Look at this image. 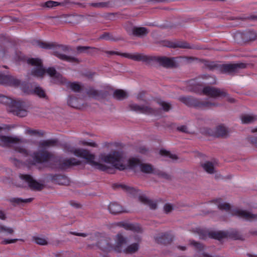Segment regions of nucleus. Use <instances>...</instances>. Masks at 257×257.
<instances>
[{
	"label": "nucleus",
	"instance_id": "nucleus-8",
	"mask_svg": "<svg viewBox=\"0 0 257 257\" xmlns=\"http://www.w3.org/2000/svg\"><path fill=\"white\" fill-rule=\"evenodd\" d=\"M129 107L132 110L147 114L157 115L160 111L159 110H154L149 106H140L134 103H130Z\"/></svg>",
	"mask_w": 257,
	"mask_h": 257
},
{
	"label": "nucleus",
	"instance_id": "nucleus-19",
	"mask_svg": "<svg viewBox=\"0 0 257 257\" xmlns=\"http://www.w3.org/2000/svg\"><path fill=\"white\" fill-rule=\"evenodd\" d=\"M125 229L132 230L135 231H140L141 230L140 226L138 224H132L127 222H121L120 223Z\"/></svg>",
	"mask_w": 257,
	"mask_h": 257
},
{
	"label": "nucleus",
	"instance_id": "nucleus-57",
	"mask_svg": "<svg viewBox=\"0 0 257 257\" xmlns=\"http://www.w3.org/2000/svg\"><path fill=\"white\" fill-rule=\"evenodd\" d=\"M103 39H107L106 38H105V36H104V37H103Z\"/></svg>",
	"mask_w": 257,
	"mask_h": 257
},
{
	"label": "nucleus",
	"instance_id": "nucleus-31",
	"mask_svg": "<svg viewBox=\"0 0 257 257\" xmlns=\"http://www.w3.org/2000/svg\"><path fill=\"white\" fill-rule=\"evenodd\" d=\"M160 153L161 155L168 157L172 160H176L178 158L176 154H172L165 150H160Z\"/></svg>",
	"mask_w": 257,
	"mask_h": 257
},
{
	"label": "nucleus",
	"instance_id": "nucleus-45",
	"mask_svg": "<svg viewBox=\"0 0 257 257\" xmlns=\"http://www.w3.org/2000/svg\"><path fill=\"white\" fill-rule=\"evenodd\" d=\"M173 209V206L170 204H166L164 206V210L166 213H168L172 211Z\"/></svg>",
	"mask_w": 257,
	"mask_h": 257
},
{
	"label": "nucleus",
	"instance_id": "nucleus-41",
	"mask_svg": "<svg viewBox=\"0 0 257 257\" xmlns=\"http://www.w3.org/2000/svg\"><path fill=\"white\" fill-rule=\"evenodd\" d=\"M59 5L57 2L54 1H48L45 3V6L47 8H52L55 7Z\"/></svg>",
	"mask_w": 257,
	"mask_h": 257
},
{
	"label": "nucleus",
	"instance_id": "nucleus-26",
	"mask_svg": "<svg viewBox=\"0 0 257 257\" xmlns=\"http://www.w3.org/2000/svg\"><path fill=\"white\" fill-rule=\"evenodd\" d=\"M79 161H77L76 159L73 158L64 161V162L62 164V167L66 168L71 166L79 165Z\"/></svg>",
	"mask_w": 257,
	"mask_h": 257
},
{
	"label": "nucleus",
	"instance_id": "nucleus-52",
	"mask_svg": "<svg viewBox=\"0 0 257 257\" xmlns=\"http://www.w3.org/2000/svg\"><path fill=\"white\" fill-rule=\"evenodd\" d=\"M179 248L180 249H182V250H184L185 247L184 246H179Z\"/></svg>",
	"mask_w": 257,
	"mask_h": 257
},
{
	"label": "nucleus",
	"instance_id": "nucleus-43",
	"mask_svg": "<svg viewBox=\"0 0 257 257\" xmlns=\"http://www.w3.org/2000/svg\"><path fill=\"white\" fill-rule=\"evenodd\" d=\"M91 5L96 8H104L107 6V4L105 3H92Z\"/></svg>",
	"mask_w": 257,
	"mask_h": 257
},
{
	"label": "nucleus",
	"instance_id": "nucleus-44",
	"mask_svg": "<svg viewBox=\"0 0 257 257\" xmlns=\"http://www.w3.org/2000/svg\"><path fill=\"white\" fill-rule=\"evenodd\" d=\"M39 46L40 47L45 49H50L52 47V45L51 44L45 42L39 43Z\"/></svg>",
	"mask_w": 257,
	"mask_h": 257
},
{
	"label": "nucleus",
	"instance_id": "nucleus-12",
	"mask_svg": "<svg viewBox=\"0 0 257 257\" xmlns=\"http://www.w3.org/2000/svg\"><path fill=\"white\" fill-rule=\"evenodd\" d=\"M34 161L33 164L43 163L49 161L51 156L50 154L46 151H43L40 154L37 153L34 154Z\"/></svg>",
	"mask_w": 257,
	"mask_h": 257
},
{
	"label": "nucleus",
	"instance_id": "nucleus-1",
	"mask_svg": "<svg viewBox=\"0 0 257 257\" xmlns=\"http://www.w3.org/2000/svg\"><path fill=\"white\" fill-rule=\"evenodd\" d=\"M120 144L118 143H109L105 144V148L111 152V153H101L99 161L95 160V156L86 150L68 146L66 148L68 152L83 159L85 163L92 167L102 171H107L111 167L119 170L132 169L135 172L142 171L146 173L154 172L153 166L148 164L143 163L136 158L127 159L123 154L116 151Z\"/></svg>",
	"mask_w": 257,
	"mask_h": 257
},
{
	"label": "nucleus",
	"instance_id": "nucleus-14",
	"mask_svg": "<svg viewBox=\"0 0 257 257\" xmlns=\"http://www.w3.org/2000/svg\"><path fill=\"white\" fill-rule=\"evenodd\" d=\"M82 99L75 96H70L68 100V103L70 106L77 108H81L82 107Z\"/></svg>",
	"mask_w": 257,
	"mask_h": 257
},
{
	"label": "nucleus",
	"instance_id": "nucleus-32",
	"mask_svg": "<svg viewBox=\"0 0 257 257\" xmlns=\"http://www.w3.org/2000/svg\"><path fill=\"white\" fill-rule=\"evenodd\" d=\"M55 142L53 140H46L40 142V148L45 149L47 147L52 146L54 145Z\"/></svg>",
	"mask_w": 257,
	"mask_h": 257
},
{
	"label": "nucleus",
	"instance_id": "nucleus-10",
	"mask_svg": "<svg viewBox=\"0 0 257 257\" xmlns=\"http://www.w3.org/2000/svg\"><path fill=\"white\" fill-rule=\"evenodd\" d=\"M231 213L233 215L246 220H252L257 219L256 214H252L249 211L240 209H233L231 211Z\"/></svg>",
	"mask_w": 257,
	"mask_h": 257
},
{
	"label": "nucleus",
	"instance_id": "nucleus-16",
	"mask_svg": "<svg viewBox=\"0 0 257 257\" xmlns=\"http://www.w3.org/2000/svg\"><path fill=\"white\" fill-rule=\"evenodd\" d=\"M245 65L243 63L230 64L225 65V69L229 72H237L239 69L243 68Z\"/></svg>",
	"mask_w": 257,
	"mask_h": 257
},
{
	"label": "nucleus",
	"instance_id": "nucleus-48",
	"mask_svg": "<svg viewBox=\"0 0 257 257\" xmlns=\"http://www.w3.org/2000/svg\"><path fill=\"white\" fill-rule=\"evenodd\" d=\"M176 46H178V47H182V48H188V46L186 44H179L177 45H171L169 46V47H175Z\"/></svg>",
	"mask_w": 257,
	"mask_h": 257
},
{
	"label": "nucleus",
	"instance_id": "nucleus-18",
	"mask_svg": "<svg viewBox=\"0 0 257 257\" xmlns=\"http://www.w3.org/2000/svg\"><path fill=\"white\" fill-rule=\"evenodd\" d=\"M16 142V140L14 138L3 136L0 137V145L1 146H10Z\"/></svg>",
	"mask_w": 257,
	"mask_h": 257
},
{
	"label": "nucleus",
	"instance_id": "nucleus-38",
	"mask_svg": "<svg viewBox=\"0 0 257 257\" xmlns=\"http://www.w3.org/2000/svg\"><path fill=\"white\" fill-rule=\"evenodd\" d=\"M88 95L89 97L97 98L98 96V92L93 89H90L87 92Z\"/></svg>",
	"mask_w": 257,
	"mask_h": 257
},
{
	"label": "nucleus",
	"instance_id": "nucleus-33",
	"mask_svg": "<svg viewBox=\"0 0 257 257\" xmlns=\"http://www.w3.org/2000/svg\"><path fill=\"white\" fill-rule=\"evenodd\" d=\"M160 63L165 67H171L173 65V61L168 58L160 59Z\"/></svg>",
	"mask_w": 257,
	"mask_h": 257
},
{
	"label": "nucleus",
	"instance_id": "nucleus-23",
	"mask_svg": "<svg viewBox=\"0 0 257 257\" xmlns=\"http://www.w3.org/2000/svg\"><path fill=\"white\" fill-rule=\"evenodd\" d=\"M122 55L125 57L133 59L137 61H145L146 57L142 56L139 54H123Z\"/></svg>",
	"mask_w": 257,
	"mask_h": 257
},
{
	"label": "nucleus",
	"instance_id": "nucleus-34",
	"mask_svg": "<svg viewBox=\"0 0 257 257\" xmlns=\"http://www.w3.org/2000/svg\"><path fill=\"white\" fill-rule=\"evenodd\" d=\"M226 235L225 233L221 231H215L211 233L210 236L211 237L216 238L217 239H221L225 237Z\"/></svg>",
	"mask_w": 257,
	"mask_h": 257
},
{
	"label": "nucleus",
	"instance_id": "nucleus-55",
	"mask_svg": "<svg viewBox=\"0 0 257 257\" xmlns=\"http://www.w3.org/2000/svg\"><path fill=\"white\" fill-rule=\"evenodd\" d=\"M140 98H141V96H140V95H138V96H137V98L139 99H140Z\"/></svg>",
	"mask_w": 257,
	"mask_h": 257
},
{
	"label": "nucleus",
	"instance_id": "nucleus-17",
	"mask_svg": "<svg viewBox=\"0 0 257 257\" xmlns=\"http://www.w3.org/2000/svg\"><path fill=\"white\" fill-rule=\"evenodd\" d=\"M198 107L202 108H211L215 106H217L218 104L214 101L210 100H206L204 101L199 102L196 104Z\"/></svg>",
	"mask_w": 257,
	"mask_h": 257
},
{
	"label": "nucleus",
	"instance_id": "nucleus-3",
	"mask_svg": "<svg viewBox=\"0 0 257 257\" xmlns=\"http://www.w3.org/2000/svg\"><path fill=\"white\" fill-rule=\"evenodd\" d=\"M0 102L8 105L10 110L18 116L24 117L27 114V105L23 101L3 95L0 97Z\"/></svg>",
	"mask_w": 257,
	"mask_h": 257
},
{
	"label": "nucleus",
	"instance_id": "nucleus-27",
	"mask_svg": "<svg viewBox=\"0 0 257 257\" xmlns=\"http://www.w3.org/2000/svg\"><path fill=\"white\" fill-rule=\"evenodd\" d=\"M33 240L39 245H46L48 243V240L41 235H37L33 237Z\"/></svg>",
	"mask_w": 257,
	"mask_h": 257
},
{
	"label": "nucleus",
	"instance_id": "nucleus-6",
	"mask_svg": "<svg viewBox=\"0 0 257 257\" xmlns=\"http://www.w3.org/2000/svg\"><path fill=\"white\" fill-rule=\"evenodd\" d=\"M69 48L68 47L66 46H59L56 48L55 51L54 52V54L58 58L68 61L72 63H77L79 62V60L75 58L70 56H67L65 54H63L62 52L66 53L69 51Z\"/></svg>",
	"mask_w": 257,
	"mask_h": 257
},
{
	"label": "nucleus",
	"instance_id": "nucleus-20",
	"mask_svg": "<svg viewBox=\"0 0 257 257\" xmlns=\"http://www.w3.org/2000/svg\"><path fill=\"white\" fill-rule=\"evenodd\" d=\"M214 202L220 209L225 211H229L230 210V205L223 201L221 199H217L214 200Z\"/></svg>",
	"mask_w": 257,
	"mask_h": 257
},
{
	"label": "nucleus",
	"instance_id": "nucleus-29",
	"mask_svg": "<svg viewBox=\"0 0 257 257\" xmlns=\"http://www.w3.org/2000/svg\"><path fill=\"white\" fill-rule=\"evenodd\" d=\"M68 87L75 92H80L82 89L83 86L78 82H69Z\"/></svg>",
	"mask_w": 257,
	"mask_h": 257
},
{
	"label": "nucleus",
	"instance_id": "nucleus-11",
	"mask_svg": "<svg viewBox=\"0 0 257 257\" xmlns=\"http://www.w3.org/2000/svg\"><path fill=\"white\" fill-rule=\"evenodd\" d=\"M0 83L13 86H18L20 84V81L11 75L1 74Z\"/></svg>",
	"mask_w": 257,
	"mask_h": 257
},
{
	"label": "nucleus",
	"instance_id": "nucleus-40",
	"mask_svg": "<svg viewBox=\"0 0 257 257\" xmlns=\"http://www.w3.org/2000/svg\"><path fill=\"white\" fill-rule=\"evenodd\" d=\"M124 189L128 193L132 194L133 195H135L138 194V191L132 187L125 186Z\"/></svg>",
	"mask_w": 257,
	"mask_h": 257
},
{
	"label": "nucleus",
	"instance_id": "nucleus-9",
	"mask_svg": "<svg viewBox=\"0 0 257 257\" xmlns=\"http://www.w3.org/2000/svg\"><path fill=\"white\" fill-rule=\"evenodd\" d=\"M22 90L27 94L34 93L37 96L41 98H44L46 97V94L44 90L41 87L37 86L34 89L32 88L31 85L30 84H22L19 85Z\"/></svg>",
	"mask_w": 257,
	"mask_h": 257
},
{
	"label": "nucleus",
	"instance_id": "nucleus-35",
	"mask_svg": "<svg viewBox=\"0 0 257 257\" xmlns=\"http://www.w3.org/2000/svg\"><path fill=\"white\" fill-rule=\"evenodd\" d=\"M180 100L187 105L193 104V100L189 97H180Z\"/></svg>",
	"mask_w": 257,
	"mask_h": 257
},
{
	"label": "nucleus",
	"instance_id": "nucleus-49",
	"mask_svg": "<svg viewBox=\"0 0 257 257\" xmlns=\"http://www.w3.org/2000/svg\"><path fill=\"white\" fill-rule=\"evenodd\" d=\"M86 49H87V48L85 47H78L77 48V51L79 52H83L84 50H85Z\"/></svg>",
	"mask_w": 257,
	"mask_h": 257
},
{
	"label": "nucleus",
	"instance_id": "nucleus-37",
	"mask_svg": "<svg viewBox=\"0 0 257 257\" xmlns=\"http://www.w3.org/2000/svg\"><path fill=\"white\" fill-rule=\"evenodd\" d=\"M79 145H82L84 146H88L90 147H96V144L95 143L91 141H87L86 140H81L79 143Z\"/></svg>",
	"mask_w": 257,
	"mask_h": 257
},
{
	"label": "nucleus",
	"instance_id": "nucleus-28",
	"mask_svg": "<svg viewBox=\"0 0 257 257\" xmlns=\"http://www.w3.org/2000/svg\"><path fill=\"white\" fill-rule=\"evenodd\" d=\"M227 133V128L225 126L220 125L216 127L215 135L218 137H223L226 135Z\"/></svg>",
	"mask_w": 257,
	"mask_h": 257
},
{
	"label": "nucleus",
	"instance_id": "nucleus-30",
	"mask_svg": "<svg viewBox=\"0 0 257 257\" xmlns=\"http://www.w3.org/2000/svg\"><path fill=\"white\" fill-rule=\"evenodd\" d=\"M114 96L118 99H122L127 96V93L122 90H117L114 92Z\"/></svg>",
	"mask_w": 257,
	"mask_h": 257
},
{
	"label": "nucleus",
	"instance_id": "nucleus-58",
	"mask_svg": "<svg viewBox=\"0 0 257 257\" xmlns=\"http://www.w3.org/2000/svg\"><path fill=\"white\" fill-rule=\"evenodd\" d=\"M1 129V128H0V130Z\"/></svg>",
	"mask_w": 257,
	"mask_h": 257
},
{
	"label": "nucleus",
	"instance_id": "nucleus-21",
	"mask_svg": "<svg viewBox=\"0 0 257 257\" xmlns=\"http://www.w3.org/2000/svg\"><path fill=\"white\" fill-rule=\"evenodd\" d=\"M241 120L243 123H249L257 120V116L252 114H246L241 116Z\"/></svg>",
	"mask_w": 257,
	"mask_h": 257
},
{
	"label": "nucleus",
	"instance_id": "nucleus-2",
	"mask_svg": "<svg viewBox=\"0 0 257 257\" xmlns=\"http://www.w3.org/2000/svg\"><path fill=\"white\" fill-rule=\"evenodd\" d=\"M28 63L32 67V75L36 77H43L47 73L52 78V81L55 83L62 84L66 82L64 78L57 73L53 68L45 69L42 66V61L38 58H31L27 60Z\"/></svg>",
	"mask_w": 257,
	"mask_h": 257
},
{
	"label": "nucleus",
	"instance_id": "nucleus-56",
	"mask_svg": "<svg viewBox=\"0 0 257 257\" xmlns=\"http://www.w3.org/2000/svg\"><path fill=\"white\" fill-rule=\"evenodd\" d=\"M253 131H257V127L256 128H255Z\"/></svg>",
	"mask_w": 257,
	"mask_h": 257
},
{
	"label": "nucleus",
	"instance_id": "nucleus-13",
	"mask_svg": "<svg viewBox=\"0 0 257 257\" xmlns=\"http://www.w3.org/2000/svg\"><path fill=\"white\" fill-rule=\"evenodd\" d=\"M128 33L137 36H142L146 35L148 31L144 27H133L127 30Z\"/></svg>",
	"mask_w": 257,
	"mask_h": 257
},
{
	"label": "nucleus",
	"instance_id": "nucleus-51",
	"mask_svg": "<svg viewBox=\"0 0 257 257\" xmlns=\"http://www.w3.org/2000/svg\"><path fill=\"white\" fill-rule=\"evenodd\" d=\"M140 200L143 202H144V203H146L148 201V199L146 198H143V197H140Z\"/></svg>",
	"mask_w": 257,
	"mask_h": 257
},
{
	"label": "nucleus",
	"instance_id": "nucleus-46",
	"mask_svg": "<svg viewBox=\"0 0 257 257\" xmlns=\"http://www.w3.org/2000/svg\"><path fill=\"white\" fill-rule=\"evenodd\" d=\"M177 129L182 132L189 133V131L186 125H181L177 127Z\"/></svg>",
	"mask_w": 257,
	"mask_h": 257
},
{
	"label": "nucleus",
	"instance_id": "nucleus-54",
	"mask_svg": "<svg viewBox=\"0 0 257 257\" xmlns=\"http://www.w3.org/2000/svg\"><path fill=\"white\" fill-rule=\"evenodd\" d=\"M31 133L35 134V133H36V131H32Z\"/></svg>",
	"mask_w": 257,
	"mask_h": 257
},
{
	"label": "nucleus",
	"instance_id": "nucleus-15",
	"mask_svg": "<svg viewBox=\"0 0 257 257\" xmlns=\"http://www.w3.org/2000/svg\"><path fill=\"white\" fill-rule=\"evenodd\" d=\"M108 209L112 214H117L127 212V211L122 208L119 204L115 202L111 203L109 205Z\"/></svg>",
	"mask_w": 257,
	"mask_h": 257
},
{
	"label": "nucleus",
	"instance_id": "nucleus-4",
	"mask_svg": "<svg viewBox=\"0 0 257 257\" xmlns=\"http://www.w3.org/2000/svg\"><path fill=\"white\" fill-rule=\"evenodd\" d=\"M126 240L122 235L118 234L116 237L114 250L117 252L123 251L126 253H132L136 252L139 248L137 243H135L126 247Z\"/></svg>",
	"mask_w": 257,
	"mask_h": 257
},
{
	"label": "nucleus",
	"instance_id": "nucleus-22",
	"mask_svg": "<svg viewBox=\"0 0 257 257\" xmlns=\"http://www.w3.org/2000/svg\"><path fill=\"white\" fill-rule=\"evenodd\" d=\"M32 200V198L23 199L20 198H13L10 199V202L12 203L14 205H17L30 202Z\"/></svg>",
	"mask_w": 257,
	"mask_h": 257
},
{
	"label": "nucleus",
	"instance_id": "nucleus-50",
	"mask_svg": "<svg viewBox=\"0 0 257 257\" xmlns=\"http://www.w3.org/2000/svg\"><path fill=\"white\" fill-rule=\"evenodd\" d=\"M6 215L4 212L0 210V219L4 220L6 219Z\"/></svg>",
	"mask_w": 257,
	"mask_h": 257
},
{
	"label": "nucleus",
	"instance_id": "nucleus-39",
	"mask_svg": "<svg viewBox=\"0 0 257 257\" xmlns=\"http://www.w3.org/2000/svg\"><path fill=\"white\" fill-rule=\"evenodd\" d=\"M246 38L250 41L254 40L256 38V34L254 31L249 32L246 34Z\"/></svg>",
	"mask_w": 257,
	"mask_h": 257
},
{
	"label": "nucleus",
	"instance_id": "nucleus-47",
	"mask_svg": "<svg viewBox=\"0 0 257 257\" xmlns=\"http://www.w3.org/2000/svg\"><path fill=\"white\" fill-rule=\"evenodd\" d=\"M191 244L194 245L196 248L201 249L202 247V245L199 243L192 241L191 242Z\"/></svg>",
	"mask_w": 257,
	"mask_h": 257
},
{
	"label": "nucleus",
	"instance_id": "nucleus-36",
	"mask_svg": "<svg viewBox=\"0 0 257 257\" xmlns=\"http://www.w3.org/2000/svg\"><path fill=\"white\" fill-rule=\"evenodd\" d=\"M18 240H23L22 239H9V238H4L2 241V244H8L11 243H15Z\"/></svg>",
	"mask_w": 257,
	"mask_h": 257
},
{
	"label": "nucleus",
	"instance_id": "nucleus-42",
	"mask_svg": "<svg viewBox=\"0 0 257 257\" xmlns=\"http://www.w3.org/2000/svg\"><path fill=\"white\" fill-rule=\"evenodd\" d=\"M159 104L165 111H168L171 107V105L169 103L164 101H160Z\"/></svg>",
	"mask_w": 257,
	"mask_h": 257
},
{
	"label": "nucleus",
	"instance_id": "nucleus-5",
	"mask_svg": "<svg viewBox=\"0 0 257 257\" xmlns=\"http://www.w3.org/2000/svg\"><path fill=\"white\" fill-rule=\"evenodd\" d=\"M203 93L214 98H221L226 97L228 101L234 102V99L228 96L224 91L216 88L210 86L206 87L203 89Z\"/></svg>",
	"mask_w": 257,
	"mask_h": 257
},
{
	"label": "nucleus",
	"instance_id": "nucleus-25",
	"mask_svg": "<svg viewBox=\"0 0 257 257\" xmlns=\"http://www.w3.org/2000/svg\"><path fill=\"white\" fill-rule=\"evenodd\" d=\"M203 169L208 173L212 174L214 171V167L213 164L210 162H205L201 164Z\"/></svg>",
	"mask_w": 257,
	"mask_h": 257
},
{
	"label": "nucleus",
	"instance_id": "nucleus-7",
	"mask_svg": "<svg viewBox=\"0 0 257 257\" xmlns=\"http://www.w3.org/2000/svg\"><path fill=\"white\" fill-rule=\"evenodd\" d=\"M20 179L23 182L22 184L19 185L20 187H25L28 185L31 188L37 190H40L43 187L42 184L34 180L29 175L21 174Z\"/></svg>",
	"mask_w": 257,
	"mask_h": 257
},
{
	"label": "nucleus",
	"instance_id": "nucleus-24",
	"mask_svg": "<svg viewBox=\"0 0 257 257\" xmlns=\"http://www.w3.org/2000/svg\"><path fill=\"white\" fill-rule=\"evenodd\" d=\"M0 232L6 235H12L15 233V229L11 227L0 224Z\"/></svg>",
	"mask_w": 257,
	"mask_h": 257
},
{
	"label": "nucleus",
	"instance_id": "nucleus-53",
	"mask_svg": "<svg viewBox=\"0 0 257 257\" xmlns=\"http://www.w3.org/2000/svg\"><path fill=\"white\" fill-rule=\"evenodd\" d=\"M77 235L84 236V234H83V233H78Z\"/></svg>",
	"mask_w": 257,
	"mask_h": 257
}]
</instances>
